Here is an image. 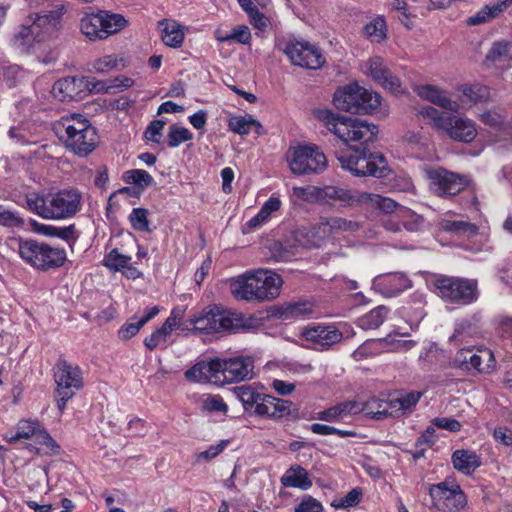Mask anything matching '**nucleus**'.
I'll return each mask as SVG.
<instances>
[{
    "mask_svg": "<svg viewBox=\"0 0 512 512\" xmlns=\"http://www.w3.org/2000/svg\"><path fill=\"white\" fill-rule=\"evenodd\" d=\"M315 116L327 129L347 145L353 154L338 156L343 169L355 176L386 177L387 161L382 154L371 153L367 148L376 140L378 126L358 118L339 116L329 109H318Z\"/></svg>",
    "mask_w": 512,
    "mask_h": 512,
    "instance_id": "1",
    "label": "nucleus"
},
{
    "mask_svg": "<svg viewBox=\"0 0 512 512\" xmlns=\"http://www.w3.org/2000/svg\"><path fill=\"white\" fill-rule=\"evenodd\" d=\"M253 369V357L239 355L199 361L186 370L184 376L190 382L224 385L251 379Z\"/></svg>",
    "mask_w": 512,
    "mask_h": 512,
    "instance_id": "2",
    "label": "nucleus"
},
{
    "mask_svg": "<svg viewBox=\"0 0 512 512\" xmlns=\"http://www.w3.org/2000/svg\"><path fill=\"white\" fill-rule=\"evenodd\" d=\"M233 394L249 416L279 420L296 418L299 414V407L292 401L266 394L250 384L234 387Z\"/></svg>",
    "mask_w": 512,
    "mask_h": 512,
    "instance_id": "3",
    "label": "nucleus"
},
{
    "mask_svg": "<svg viewBox=\"0 0 512 512\" xmlns=\"http://www.w3.org/2000/svg\"><path fill=\"white\" fill-rule=\"evenodd\" d=\"M82 195L77 189H61L47 194L32 191L25 195L26 208L46 220H65L81 209Z\"/></svg>",
    "mask_w": 512,
    "mask_h": 512,
    "instance_id": "4",
    "label": "nucleus"
},
{
    "mask_svg": "<svg viewBox=\"0 0 512 512\" xmlns=\"http://www.w3.org/2000/svg\"><path fill=\"white\" fill-rule=\"evenodd\" d=\"M359 224L342 217H321L311 227H299L292 231L289 245L292 247L319 248L330 238L344 231L354 232Z\"/></svg>",
    "mask_w": 512,
    "mask_h": 512,
    "instance_id": "5",
    "label": "nucleus"
},
{
    "mask_svg": "<svg viewBox=\"0 0 512 512\" xmlns=\"http://www.w3.org/2000/svg\"><path fill=\"white\" fill-rule=\"evenodd\" d=\"M56 133L65 146L79 156L88 155L97 145L95 128L80 114L61 117Z\"/></svg>",
    "mask_w": 512,
    "mask_h": 512,
    "instance_id": "6",
    "label": "nucleus"
},
{
    "mask_svg": "<svg viewBox=\"0 0 512 512\" xmlns=\"http://www.w3.org/2000/svg\"><path fill=\"white\" fill-rule=\"evenodd\" d=\"M15 432H7L4 440L14 444L20 439L33 440L34 444H28L26 448L39 456H57L62 452L61 446L51 436L43 423L37 418H22L15 427Z\"/></svg>",
    "mask_w": 512,
    "mask_h": 512,
    "instance_id": "7",
    "label": "nucleus"
},
{
    "mask_svg": "<svg viewBox=\"0 0 512 512\" xmlns=\"http://www.w3.org/2000/svg\"><path fill=\"white\" fill-rule=\"evenodd\" d=\"M18 253L26 263L41 270L58 268L66 261L64 249L35 240H19Z\"/></svg>",
    "mask_w": 512,
    "mask_h": 512,
    "instance_id": "8",
    "label": "nucleus"
},
{
    "mask_svg": "<svg viewBox=\"0 0 512 512\" xmlns=\"http://www.w3.org/2000/svg\"><path fill=\"white\" fill-rule=\"evenodd\" d=\"M53 370L57 407L62 413L67 402L83 388V374L78 365L71 364L64 358H59L56 361Z\"/></svg>",
    "mask_w": 512,
    "mask_h": 512,
    "instance_id": "9",
    "label": "nucleus"
},
{
    "mask_svg": "<svg viewBox=\"0 0 512 512\" xmlns=\"http://www.w3.org/2000/svg\"><path fill=\"white\" fill-rule=\"evenodd\" d=\"M432 506L440 512H460L467 505V496L453 477L428 485Z\"/></svg>",
    "mask_w": 512,
    "mask_h": 512,
    "instance_id": "10",
    "label": "nucleus"
},
{
    "mask_svg": "<svg viewBox=\"0 0 512 512\" xmlns=\"http://www.w3.org/2000/svg\"><path fill=\"white\" fill-rule=\"evenodd\" d=\"M287 162L295 175L318 174L327 167L325 154L315 144L290 147Z\"/></svg>",
    "mask_w": 512,
    "mask_h": 512,
    "instance_id": "11",
    "label": "nucleus"
},
{
    "mask_svg": "<svg viewBox=\"0 0 512 512\" xmlns=\"http://www.w3.org/2000/svg\"><path fill=\"white\" fill-rule=\"evenodd\" d=\"M282 51L293 65L302 68L316 70L325 63V57L321 50L307 41H288Z\"/></svg>",
    "mask_w": 512,
    "mask_h": 512,
    "instance_id": "12",
    "label": "nucleus"
},
{
    "mask_svg": "<svg viewBox=\"0 0 512 512\" xmlns=\"http://www.w3.org/2000/svg\"><path fill=\"white\" fill-rule=\"evenodd\" d=\"M431 189L441 197L454 196L464 190L470 183L466 175L448 171L442 167L426 171Z\"/></svg>",
    "mask_w": 512,
    "mask_h": 512,
    "instance_id": "13",
    "label": "nucleus"
},
{
    "mask_svg": "<svg viewBox=\"0 0 512 512\" xmlns=\"http://www.w3.org/2000/svg\"><path fill=\"white\" fill-rule=\"evenodd\" d=\"M453 365L467 372L489 373L494 369L496 360L489 348L481 347L476 352L470 348H462L456 353Z\"/></svg>",
    "mask_w": 512,
    "mask_h": 512,
    "instance_id": "14",
    "label": "nucleus"
},
{
    "mask_svg": "<svg viewBox=\"0 0 512 512\" xmlns=\"http://www.w3.org/2000/svg\"><path fill=\"white\" fill-rule=\"evenodd\" d=\"M226 284L230 288H281L282 277L268 269H253L229 279Z\"/></svg>",
    "mask_w": 512,
    "mask_h": 512,
    "instance_id": "15",
    "label": "nucleus"
},
{
    "mask_svg": "<svg viewBox=\"0 0 512 512\" xmlns=\"http://www.w3.org/2000/svg\"><path fill=\"white\" fill-rule=\"evenodd\" d=\"M62 16L63 8L30 14L24 22L32 32L33 43L43 41L46 35L57 29Z\"/></svg>",
    "mask_w": 512,
    "mask_h": 512,
    "instance_id": "16",
    "label": "nucleus"
},
{
    "mask_svg": "<svg viewBox=\"0 0 512 512\" xmlns=\"http://www.w3.org/2000/svg\"><path fill=\"white\" fill-rule=\"evenodd\" d=\"M440 133L457 142L471 143L477 137L478 130L470 118L449 114Z\"/></svg>",
    "mask_w": 512,
    "mask_h": 512,
    "instance_id": "17",
    "label": "nucleus"
},
{
    "mask_svg": "<svg viewBox=\"0 0 512 512\" xmlns=\"http://www.w3.org/2000/svg\"><path fill=\"white\" fill-rule=\"evenodd\" d=\"M218 333L242 332L255 330L260 326L259 319L255 316H245L243 313L222 309L218 306Z\"/></svg>",
    "mask_w": 512,
    "mask_h": 512,
    "instance_id": "18",
    "label": "nucleus"
},
{
    "mask_svg": "<svg viewBox=\"0 0 512 512\" xmlns=\"http://www.w3.org/2000/svg\"><path fill=\"white\" fill-rule=\"evenodd\" d=\"M367 74L385 90L398 95L404 89L398 77L393 75L386 67L383 58L375 56L367 61Z\"/></svg>",
    "mask_w": 512,
    "mask_h": 512,
    "instance_id": "19",
    "label": "nucleus"
},
{
    "mask_svg": "<svg viewBox=\"0 0 512 512\" xmlns=\"http://www.w3.org/2000/svg\"><path fill=\"white\" fill-rule=\"evenodd\" d=\"M88 83L85 77H65L54 83L51 93L59 101L78 99L88 89Z\"/></svg>",
    "mask_w": 512,
    "mask_h": 512,
    "instance_id": "20",
    "label": "nucleus"
},
{
    "mask_svg": "<svg viewBox=\"0 0 512 512\" xmlns=\"http://www.w3.org/2000/svg\"><path fill=\"white\" fill-rule=\"evenodd\" d=\"M414 91L420 98L439 106L442 109L455 113L460 109V104L453 101L446 90H443L436 85H419L415 87Z\"/></svg>",
    "mask_w": 512,
    "mask_h": 512,
    "instance_id": "21",
    "label": "nucleus"
},
{
    "mask_svg": "<svg viewBox=\"0 0 512 512\" xmlns=\"http://www.w3.org/2000/svg\"><path fill=\"white\" fill-rule=\"evenodd\" d=\"M361 193L356 190H350L339 186L328 185L322 187V203L335 204L345 207H360Z\"/></svg>",
    "mask_w": 512,
    "mask_h": 512,
    "instance_id": "22",
    "label": "nucleus"
},
{
    "mask_svg": "<svg viewBox=\"0 0 512 512\" xmlns=\"http://www.w3.org/2000/svg\"><path fill=\"white\" fill-rule=\"evenodd\" d=\"M303 336L307 341L319 345L321 349L329 348L340 342L343 337L340 330L336 327L322 325L306 328L303 332Z\"/></svg>",
    "mask_w": 512,
    "mask_h": 512,
    "instance_id": "23",
    "label": "nucleus"
},
{
    "mask_svg": "<svg viewBox=\"0 0 512 512\" xmlns=\"http://www.w3.org/2000/svg\"><path fill=\"white\" fill-rule=\"evenodd\" d=\"M361 86L349 84L335 91L333 102L337 109L358 114Z\"/></svg>",
    "mask_w": 512,
    "mask_h": 512,
    "instance_id": "24",
    "label": "nucleus"
},
{
    "mask_svg": "<svg viewBox=\"0 0 512 512\" xmlns=\"http://www.w3.org/2000/svg\"><path fill=\"white\" fill-rule=\"evenodd\" d=\"M314 313V304L310 301L287 302L282 305L274 306L272 315L283 320L296 319L299 317L310 316Z\"/></svg>",
    "mask_w": 512,
    "mask_h": 512,
    "instance_id": "25",
    "label": "nucleus"
},
{
    "mask_svg": "<svg viewBox=\"0 0 512 512\" xmlns=\"http://www.w3.org/2000/svg\"><path fill=\"white\" fill-rule=\"evenodd\" d=\"M357 409L355 400L343 401L315 413L313 418L325 422H339L348 416L357 415Z\"/></svg>",
    "mask_w": 512,
    "mask_h": 512,
    "instance_id": "26",
    "label": "nucleus"
},
{
    "mask_svg": "<svg viewBox=\"0 0 512 512\" xmlns=\"http://www.w3.org/2000/svg\"><path fill=\"white\" fill-rule=\"evenodd\" d=\"M417 277H424L426 285H433L434 288H477L478 281L476 279H466L460 277H448L436 274H418Z\"/></svg>",
    "mask_w": 512,
    "mask_h": 512,
    "instance_id": "27",
    "label": "nucleus"
},
{
    "mask_svg": "<svg viewBox=\"0 0 512 512\" xmlns=\"http://www.w3.org/2000/svg\"><path fill=\"white\" fill-rule=\"evenodd\" d=\"M158 313V306H152L145 309L142 317L138 318L134 315L120 327L118 330V337L125 341L133 338L138 334L140 329Z\"/></svg>",
    "mask_w": 512,
    "mask_h": 512,
    "instance_id": "28",
    "label": "nucleus"
},
{
    "mask_svg": "<svg viewBox=\"0 0 512 512\" xmlns=\"http://www.w3.org/2000/svg\"><path fill=\"white\" fill-rule=\"evenodd\" d=\"M218 306H209V309L204 310L199 315H194L189 319L192 329L202 334L218 333Z\"/></svg>",
    "mask_w": 512,
    "mask_h": 512,
    "instance_id": "29",
    "label": "nucleus"
},
{
    "mask_svg": "<svg viewBox=\"0 0 512 512\" xmlns=\"http://www.w3.org/2000/svg\"><path fill=\"white\" fill-rule=\"evenodd\" d=\"M451 461L453 467L465 475H471L482 465L481 458L476 452L466 449L455 450L451 456Z\"/></svg>",
    "mask_w": 512,
    "mask_h": 512,
    "instance_id": "30",
    "label": "nucleus"
},
{
    "mask_svg": "<svg viewBox=\"0 0 512 512\" xmlns=\"http://www.w3.org/2000/svg\"><path fill=\"white\" fill-rule=\"evenodd\" d=\"M161 30V39L165 45L178 48L184 41L182 26L174 20L162 19L158 22Z\"/></svg>",
    "mask_w": 512,
    "mask_h": 512,
    "instance_id": "31",
    "label": "nucleus"
},
{
    "mask_svg": "<svg viewBox=\"0 0 512 512\" xmlns=\"http://www.w3.org/2000/svg\"><path fill=\"white\" fill-rule=\"evenodd\" d=\"M398 203L389 197H384L375 193L362 192L360 207L364 209H378L379 211L390 214L396 211Z\"/></svg>",
    "mask_w": 512,
    "mask_h": 512,
    "instance_id": "32",
    "label": "nucleus"
},
{
    "mask_svg": "<svg viewBox=\"0 0 512 512\" xmlns=\"http://www.w3.org/2000/svg\"><path fill=\"white\" fill-rule=\"evenodd\" d=\"M101 17V34L102 40L107 39L111 35L117 34L128 26V20L118 13H113L108 10H100Z\"/></svg>",
    "mask_w": 512,
    "mask_h": 512,
    "instance_id": "33",
    "label": "nucleus"
},
{
    "mask_svg": "<svg viewBox=\"0 0 512 512\" xmlns=\"http://www.w3.org/2000/svg\"><path fill=\"white\" fill-rule=\"evenodd\" d=\"M462 107L476 105L485 102L490 97L489 88L480 84H465L459 87Z\"/></svg>",
    "mask_w": 512,
    "mask_h": 512,
    "instance_id": "34",
    "label": "nucleus"
},
{
    "mask_svg": "<svg viewBox=\"0 0 512 512\" xmlns=\"http://www.w3.org/2000/svg\"><path fill=\"white\" fill-rule=\"evenodd\" d=\"M79 29L89 41H102L100 10L96 13L84 14L79 21Z\"/></svg>",
    "mask_w": 512,
    "mask_h": 512,
    "instance_id": "35",
    "label": "nucleus"
},
{
    "mask_svg": "<svg viewBox=\"0 0 512 512\" xmlns=\"http://www.w3.org/2000/svg\"><path fill=\"white\" fill-rule=\"evenodd\" d=\"M281 483L285 487L299 488L308 490L312 487V481L308 472L300 465L290 468L281 477Z\"/></svg>",
    "mask_w": 512,
    "mask_h": 512,
    "instance_id": "36",
    "label": "nucleus"
},
{
    "mask_svg": "<svg viewBox=\"0 0 512 512\" xmlns=\"http://www.w3.org/2000/svg\"><path fill=\"white\" fill-rule=\"evenodd\" d=\"M228 127L231 131L239 135H247L253 128L258 135L263 133V126L251 115L230 117Z\"/></svg>",
    "mask_w": 512,
    "mask_h": 512,
    "instance_id": "37",
    "label": "nucleus"
},
{
    "mask_svg": "<svg viewBox=\"0 0 512 512\" xmlns=\"http://www.w3.org/2000/svg\"><path fill=\"white\" fill-rule=\"evenodd\" d=\"M439 226L445 232L465 237H473L478 234L479 230L478 226L471 222L448 218L441 219Z\"/></svg>",
    "mask_w": 512,
    "mask_h": 512,
    "instance_id": "38",
    "label": "nucleus"
},
{
    "mask_svg": "<svg viewBox=\"0 0 512 512\" xmlns=\"http://www.w3.org/2000/svg\"><path fill=\"white\" fill-rule=\"evenodd\" d=\"M389 308L379 305L358 319L357 325L363 330L379 328L387 318Z\"/></svg>",
    "mask_w": 512,
    "mask_h": 512,
    "instance_id": "39",
    "label": "nucleus"
},
{
    "mask_svg": "<svg viewBox=\"0 0 512 512\" xmlns=\"http://www.w3.org/2000/svg\"><path fill=\"white\" fill-rule=\"evenodd\" d=\"M236 300H244L251 303H262L276 299L280 290H231Z\"/></svg>",
    "mask_w": 512,
    "mask_h": 512,
    "instance_id": "40",
    "label": "nucleus"
},
{
    "mask_svg": "<svg viewBox=\"0 0 512 512\" xmlns=\"http://www.w3.org/2000/svg\"><path fill=\"white\" fill-rule=\"evenodd\" d=\"M357 414H364L372 419L380 420L386 417L389 413L387 411V402L378 398H371L366 402H358Z\"/></svg>",
    "mask_w": 512,
    "mask_h": 512,
    "instance_id": "41",
    "label": "nucleus"
},
{
    "mask_svg": "<svg viewBox=\"0 0 512 512\" xmlns=\"http://www.w3.org/2000/svg\"><path fill=\"white\" fill-rule=\"evenodd\" d=\"M413 284L412 280L399 272L379 275L373 279V286L375 288H411Z\"/></svg>",
    "mask_w": 512,
    "mask_h": 512,
    "instance_id": "42",
    "label": "nucleus"
},
{
    "mask_svg": "<svg viewBox=\"0 0 512 512\" xmlns=\"http://www.w3.org/2000/svg\"><path fill=\"white\" fill-rule=\"evenodd\" d=\"M439 296L447 303L468 305L478 299V290H439Z\"/></svg>",
    "mask_w": 512,
    "mask_h": 512,
    "instance_id": "43",
    "label": "nucleus"
},
{
    "mask_svg": "<svg viewBox=\"0 0 512 512\" xmlns=\"http://www.w3.org/2000/svg\"><path fill=\"white\" fill-rule=\"evenodd\" d=\"M32 226L37 232H40L46 236H54L66 241L76 239V230L74 225L56 227L53 225L39 224L36 220H32Z\"/></svg>",
    "mask_w": 512,
    "mask_h": 512,
    "instance_id": "44",
    "label": "nucleus"
},
{
    "mask_svg": "<svg viewBox=\"0 0 512 512\" xmlns=\"http://www.w3.org/2000/svg\"><path fill=\"white\" fill-rule=\"evenodd\" d=\"M506 8V3L501 2L492 6H485L480 11H478L475 15L469 17L466 20L467 25L476 26L480 24H484L489 22L490 20L496 18L501 12Z\"/></svg>",
    "mask_w": 512,
    "mask_h": 512,
    "instance_id": "45",
    "label": "nucleus"
},
{
    "mask_svg": "<svg viewBox=\"0 0 512 512\" xmlns=\"http://www.w3.org/2000/svg\"><path fill=\"white\" fill-rule=\"evenodd\" d=\"M512 59V43L508 41L495 42L486 55L487 63H497Z\"/></svg>",
    "mask_w": 512,
    "mask_h": 512,
    "instance_id": "46",
    "label": "nucleus"
},
{
    "mask_svg": "<svg viewBox=\"0 0 512 512\" xmlns=\"http://www.w3.org/2000/svg\"><path fill=\"white\" fill-rule=\"evenodd\" d=\"M381 104V96L373 91L361 87V99H359L358 114H370L375 112Z\"/></svg>",
    "mask_w": 512,
    "mask_h": 512,
    "instance_id": "47",
    "label": "nucleus"
},
{
    "mask_svg": "<svg viewBox=\"0 0 512 512\" xmlns=\"http://www.w3.org/2000/svg\"><path fill=\"white\" fill-rule=\"evenodd\" d=\"M193 139V133L186 127L173 124L169 127L167 134V145L170 148H176L182 143Z\"/></svg>",
    "mask_w": 512,
    "mask_h": 512,
    "instance_id": "48",
    "label": "nucleus"
},
{
    "mask_svg": "<svg viewBox=\"0 0 512 512\" xmlns=\"http://www.w3.org/2000/svg\"><path fill=\"white\" fill-rule=\"evenodd\" d=\"M124 180L127 183L134 184L141 188H146L154 184V178L145 170L132 169L124 173Z\"/></svg>",
    "mask_w": 512,
    "mask_h": 512,
    "instance_id": "49",
    "label": "nucleus"
},
{
    "mask_svg": "<svg viewBox=\"0 0 512 512\" xmlns=\"http://www.w3.org/2000/svg\"><path fill=\"white\" fill-rule=\"evenodd\" d=\"M31 35V30L28 29V26H26L24 22L13 34L11 39L12 45L21 51L27 50L34 44L33 37Z\"/></svg>",
    "mask_w": 512,
    "mask_h": 512,
    "instance_id": "50",
    "label": "nucleus"
},
{
    "mask_svg": "<svg viewBox=\"0 0 512 512\" xmlns=\"http://www.w3.org/2000/svg\"><path fill=\"white\" fill-rule=\"evenodd\" d=\"M403 218L402 226L409 232H418L422 230L424 226V218L421 215L416 214L414 211L403 208L400 212Z\"/></svg>",
    "mask_w": 512,
    "mask_h": 512,
    "instance_id": "51",
    "label": "nucleus"
},
{
    "mask_svg": "<svg viewBox=\"0 0 512 512\" xmlns=\"http://www.w3.org/2000/svg\"><path fill=\"white\" fill-rule=\"evenodd\" d=\"M363 497V490L361 487H355L350 490L345 496L334 500L333 506L336 509H347L357 506Z\"/></svg>",
    "mask_w": 512,
    "mask_h": 512,
    "instance_id": "52",
    "label": "nucleus"
},
{
    "mask_svg": "<svg viewBox=\"0 0 512 512\" xmlns=\"http://www.w3.org/2000/svg\"><path fill=\"white\" fill-rule=\"evenodd\" d=\"M129 221L134 230L150 232L148 221V210L144 208H134L130 215Z\"/></svg>",
    "mask_w": 512,
    "mask_h": 512,
    "instance_id": "53",
    "label": "nucleus"
},
{
    "mask_svg": "<svg viewBox=\"0 0 512 512\" xmlns=\"http://www.w3.org/2000/svg\"><path fill=\"white\" fill-rule=\"evenodd\" d=\"M309 430L317 435H337L341 438L353 437L356 435L354 431L342 430L333 426H329L321 423H313L309 426Z\"/></svg>",
    "mask_w": 512,
    "mask_h": 512,
    "instance_id": "54",
    "label": "nucleus"
},
{
    "mask_svg": "<svg viewBox=\"0 0 512 512\" xmlns=\"http://www.w3.org/2000/svg\"><path fill=\"white\" fill-rule=\"evenodd\" d=\"M294 194L303 201L322 203V187H293Z\"/></svg>",
    "mask_w": 512,
    "mask_h": 512,
    "instance_id": "55",
    "label": "nucleus"
},
{
    "mask_svg": "<svg viewBox=\"0 0 512 512\" xmlns=\"http://www.w3.org/2000/svg\"><path fill=\"white\" fill-rule=\"evenodd\" d=\"M420 114L429 120V125L440 132L442 130V126H444V122L447 119V115L438 111L436 108L432 106H426L421 111Z\"/></svg>",
    "mask_w": 512,
    "mask_h": 512,
    "instance_id": "56",
    "label": "nucleus"
},
{
    "mask_svg": "<svg viewBox=\"0 0 512 512\" xmlns=\"http://www.w3.org/2000/svg\"><path fill=\"white\" fill-rule=\"evenodd\" d=\"M365 35L372 41V42H380L382 41L386 34H385V22L383 19H376L364 27Z\"/></svg>",
    "mask_w": 512,
    "mask_h": 512,
    "instance_id": "57",
    "label": "nucleus"
},
{
    "mask_svg": "<svg viewBox=\"0 0 512 512\" xmlns=\"http://www.w3.org/2000/svg\"><path fill=\"white\" fill-rule=\"evenodd\" d=\"M130 260V256L121 254L118 249H113L106 255L104 263L110 269L122 270L124 267H127Z\"/></svg>",
    "mask_w": 512,
    "mask_h": 512,
    "instance_id": "58",
    "label": "nucleus"
},
{
    "mask_svg": "<svg viewBox=\"0 0 512 512\" xmlns=\"http://www.w3.org/2000/svg\"><path fill=\"white\" fill-rule=\"evenodd\" d=\"M120 65L123 66L122 58H118L116 55H106L95 61L94 68L98 72L105 73L113 69H118Z\"/></svg>",
    "mask_w": 512,
    "mask_h": 512,
    "instance_id": "59",
    "label": "nucleus"
},
{
    "mask_svg": "<svg viewBox=\"0 0 512 512\" xmlns=\"http://www.w3.org/2000/svg\"><path fill=\"white\" fill-rule=\"evenodd\" d=\"M169 335L164 331L162 327L157 328L153 333L144 339L145 347L153 351L161 345H165Z\"/></svg>",
    "mask_w": 512,
    "mask_h": 512,
    "instance_id": "60",
    "label": "nucleus"
},
{
    "mask_svg": "<svg viewBox=\"0 0 512 512\" xmlns=\"http://www.w3.org/2000/svg\"><path fill=\"white\" fill-rule=\"evenodd\" d=\"M0 225L7 227H22L24 225V221L18 213L5 209L0 205Z\"/></svg>",
    "mask_w": 512,
    "mask_h": 512,
    "instance_id": "61",
    "label": "nucleus"
},
{
    "mask_svg": "<svg viewBox=\"0 0 512 512\" xmlns=\"http://www.w3.org/2000/svg\"><path fill=\"white\" fill-rule=\"evenodd\" d=\"M0 225L7 227H22L24 225V221L18 213L5 209L0 205Z\"/></svg>",
    "mask_w": 512,
    "mask_h": 512,
    "instance_id": "62",
    "label": "nucleus"
},
{
    "mask_svg": "<svg viewBox=\"0 0 512 512\" xmlns=\"http://www.w3.org/2000/svg\"><path fill=\"white\" fill-rule=\"evenodd\" d=\"M228 443V440H221L218 444L211 445L206 450L198 453L196 455V459L198 461L204 460L206 462H209L212 459L216 458L218 455H220L228 446Z\"/></svg>",
    "mask_w": 512,
    "mask_h": 512,
    "instance_id": "63",
    "label": "nucleus"
},
{
    "mask_svg": "<svg viewBox=\"0 0 512 512\" xmlns=\"http://www.w3.org/2000/svg\"><path fill=\"white\" fill-rule=\"evenodd\" d=\"M166 125V121L158 119L153 120L148 127L146 128V131L144 133L145 138L153 143H160V137L162 135V130L164 126Z\"/></svg>",
    "mask_w": 512,
    "mask_h": 512,
    "instance_id": "64",
    "label": "nucleus"
}]
</instances>
